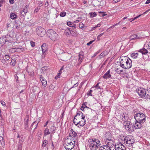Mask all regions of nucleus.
I'll return each mask as SVG.
<instances>
[{"instance_id": "obj_15", "label": "nucleus", "mask_w": 150, "mask_h": 150, "mask_svg": "<svg viewBox=\"0 0 150 150\" xmlns=\"http://www.w3.org/2000/svg\"><path fill=\"white\" fill-rule=\"evenodd\" d=\"M8 41V40L6 39V37L0 38V46H2L6 42Z\"/></svg>"}, {"instance_id": "obj_24", "label": "nucleus", "mask_w": 150, "mask_h": 150, "mask_svg": "<svg viewBox=\"0 0 150 150\" xmlns=\"http://www.w3.org/2000/svg\"><path fill=\"white\" fill-rule=\"evenodd\" d=\"M125 128L127 130H128L129 132H132L134 131V128L133 125H130L129 126L125 127Z\"/></svg>"}, {"instance_id": "obj_60", "label": "nucleus", "mask_w": 150, "mask_h": 150, "mask_svg": "<svg viewBox=\"0 0 150 150\" xmlns=\"http://www.w3.org/2000/svg\"><path fill=\"white\" fill-rule=\"evenodd\" d=\"M38 5L40 7H41L42 5V1H40L38 4Z\"/></svg>"}, {"instance_id": "obj_32", "label": "nucleus", "mask_w": 150, "mask_h": 150, "mask_svg": "<svg viewBox=\"0 0 150 150\" xmlns=\"http://www.w3.org/2000/svg\"><path fill=\"white\" fill-rule=\"evenodd\" d=\"M119 144H120V147L118 148V150H126L125 146L121 143H119Z\"/></svg>"}, {"instance_id": "obj_47", "label": "nucleus", "mask_w": 150, "mask_h": 150, "mask_svg": "<svg viewBox=\"0 0 150 150\" xmlns=\"http://www.w3.org/2000/svg\"><path fill=\"white\" fill-rule=\"evenodd\" d=\"M10 64L14 66L16 64V62L14 60H12L11 62H10Z\"/></svg>"}, {"instance_id": "obj_42", "label": "nucleus", "mask_w": 150, "mask_h": 150, "mask_svg": "<svg viewBox=\"0 0 150 150\" xmlns=\"http://www.w3.org/2000/svg\"><path fill=\"white\" fill-rule=\"evenodd\" d=\"M66 15V13L65 11L61 12L60 14V16L61 17H64Z\"/></svg>"}, {"instance_id": "obj_4", "label": "nucleus", "mask_w": 150, "mask_h": 150, "mask_svg": "<svg viewBox=\"0 0 150 150\" xmlns=\"http://www.w3.org/2000/svg\"><path fill=\"white\" fill-rule=\"evenodd\" d=\"M136 121H138L139 122L144 123L145 122L146 116L143 113L138 112L136 113L134 116Z\"/></svg>"}, {"instance_id": "obj_53", "label": "nucleus", "mask_w": 150, "mask_h": 150, "mask_svg": "<svg viewBox=\"0 0 150 150\" xmlns=\"http://www.w3.org/2000/svg\"><path fill=\"white\" fill-rule=\"evenodd\" d=\"M100 83L99 82V83H98L96 85V86H95L94 87H95V88H96L97 89H100V86H98V85H99V84Z\"/></svg>"}, {"instance_id": "obj_51", "label": "nucleus", "mask_w": 150, "mask_h": 150, "mask_svg": "<svg viewBox=\"0 0 150 150\" xmlns=\"http://www.w3.org/2000/svg\"><path fill=\"white\" fill-rule=\"evenodd\" d=\"M64 66H63L61 68L59 71L61 73L63 72L64 71Z\"/></svg>"}, {"instance_id": "obj_48", "label": "nucleus", "mask_w": 150, "mask_h": 150, "mask_svg": "<svg viewBox=\"0 0 150 150\" xmlns=\"http://www.w3.org/2000/svg\"><path fill=\"white\" fill-rule=\"evenodd\" d=\"M47 67L46 66H44L42 67L41 69L42 71L44 72V71L46 70L47 69Z\"/></svg>"}, {"instance_id": "obj_16", "label": "nucleus", "mask_w": 150, "mask_h": 150, "mask_svg": "<svg viewBox=\"0 0 150 150\" xmlns=\"http://www.w3.org/2000/svg\"><path fill=\"white\" fill-rule=\"evenodd\" d=\"M106 139H107L108 142L110 141V142H112V140L114 139L112 137H111V134L109 132L105 134Z\"/></svg>"}, {"instance_id": "obj_26", "label": "nucleus", "mask_w": 150, "mask_h": 150, "mask_svg": "<svg viewBox=\"0 0 150 150\" xmlns=\"http://www.w3.org/2000/svg\"><path fill=\"white\" fill-rule=\"evenodd\" d=\"M131 122L129 121L125 120V121H124L123 125L125 127H127L130 125Z\"/></svg>"}, {"instance_id": "obj_63", "label": "nucleus", "mask_w": 150, "mask_h": 150, "mask_svg": "<svg viewBox=\"0 0 150 150\" xmlns=\"http://www.w3.org/2000/svg\"><path fill=\"white\" fill-rule=\"evenodd\" d=\"M79 114H81V115H82V114H83V113L82 112H81V111H78V112H77V113L76 115V116H79V115H79Z\"/></svg>"}, {"instance_id": "obj_25", "label": "nucleus", "mask_w": 150, "mask_h": 150, "mask_svg": "<svg viewBox=\"0 0 150 150\" xmlns=\"http://www.w3.org/2000/svg\"><path fill=\"white\" fill-rule=\"evenodd\" d=\"M67 24L69 26L72 27L73 28H73H76V25L74 24L72 22H71L69 21L67 22Z\"/></svg>"}, {"instance_id": "obj_10", "label": "nucleus", "mask_w": 150, "mask_h": 150, "mask_svg": "<svg viewBox=\"0 0 150 150\" xmlns=\"http://www.w3.org/2000/svg\"><path fill=\"white\" fill-rule=\"evenodd\" d=\"M83 54V52L82 51H81L79 53V58L78 60V64L79 65L81 64L84 59V56Z\"/></svg>"}, {"instance_id": "obj_62", "label": "nucleus", "mask_w": 150, "mask_h": 150, "mask_svg": "<svg viewBox=\"0 0 150 150\" xmlns=\"http://www.w3.org/2000/svg\"><path fill=\"white\" fill-rule=\"evenodd\" d=\"M78 115L79 116H78L81 118L82 117H83V116H84V115H83V114H82V115H81V114H79Z\"/></svg>"}, {"instance_id": "obj_31", "label": "nucleus", "mask_w": 150, "mask_h": 150, "mask_svg": "<svg viewBox=\"0 0 150 150\" xmlns=\"http://www.w3.org/2000/svg\"><path fill=\"white\" fill-rule=\"evenodd\" d=\"M55 130V127H54V125L53 124L50 128V131L51 133H54Z\"/></svg>"}, {"instance_id": "obj_1", "label": "nucleus", "mask_w": 150, "mask_h": 150, "mask_svg": "<svg viewBox=\"0 0 150 150\" xmlns=\"http://www.w3.org/2000/svg\"><path fill=\"white\" fill-rule=\"evenodd\" d=\"M88 144L90 150H97L99 148V150H111L107 146H102L100 141L97 139H91L88 140Z\"/></svg>"}, {"instance_id": "obj_28", "label": "nucleus", "mask_w": 150, "mask_h": 150, "mask_svg": "<svg viewBox=\"0 0 150 150\" xmlns=\"http://www.w3.org/2000/svg\"><path fill=\"white\" fill-rule=\"evenodd\" d=\"M71 134H72V136L74 137H76L77 136V133L74 131L72 129H71L70 130V136L71 137Z\"/></svg>"}, {"instance_id": "obj_43", "label": "nucleus", "mask_w": 150, "mask_h": 150, "mask_svg": "<svg viewBox=\"0 0 150 150\" xmlns=\"http://www.w3.org/2000/svg\"><path fill=\"white\" fill-rule=\"evenodd\" d=\"M120 144L119 143H117V144H115L114 146H115V149L116 150H117V149L118 150L119 148H118L120 147Z\"/></svg>"}, {"instance_id": "obj_44", "label": "nucleus", "mask_w": 150, "mask_h": 150, "mask_svg": "<svg viewBox=\"0 0 150 150\" xmlns=\"http://www.w3.org/2000/svg\"><path fill=\"white\" fill-rule=\"evenodd\" d=\"M4 59H5L6 61H7L9 59L10 57L8 55H5L4 57Z\"/></svg>"}, {"instance_id": "obj_21", "label": "nucleus", "mask_w": 150, "mask_h": 150, "mask_svg": "<svg viewBox=\"0 0 150 150\" xmlns=\"http://www.w3.org/2000/svg\"><path fill=\"white\" fill-rule=\"evenodd\" d=\"M141 37H138L137 35L136 34H134L132 35H131L130 36L129 38V39H130L129 41H131L132 40H136L137 39L140 38Z\"/></svg>"}, {"instance_id": "obj_14", "label": "nucleus", "mask_w": 150, "mask_h": 150, "mask_svg": "<svg viewBox=\"0 0 150 150\" xmlns=\"http://www.w3.org/2000/svg\"><path fill=\"white\" fill-rule=\"evenodd\" d=\"M143 124L142 123L136 121L133 126L136 129H140L143 126Z\"/></svg>"}, {"instance_id": "obj_5", "label": "nucleus", "mask_w": 150, "mask_h": 150, "mask_svg": "<svg viewBox=\"0 0 150 150\" xmlns=\"http://www.w3.org/2000/svg\"><path fill=\"white\" fill-rule=\"evenodd\" d=\"M133 137L132 136H125L123 139L124 142L126 143L127 146L129 147L132 146L133 145L134 139H132Z\"/></svg>"}, {"instance_id": "obj_49", "label": "nucleus", "mask_w": 150, "mask_h": 150, "mask_svg": "<svg viewBox=\"0 0 150 150\" xmlns=\"http://www.w3.org/2000/svg\"><path fill=\"white\" fill-rule=\"evenodd\" d=\"M0 142L1 144L2 145V147L4 148V147H5V143L4 141V140H3L1 141Z\"/></svg>"}, {"instance_id": "obj_46", "label": "nucleus", "mask_w": 150, "mask_h": 150, "mask_svg": "<svg viewBox=\"0 0 150 150\" xmlns=\"http://www.w3.org/2000/svg\"><path fill=\"white\" fill-rule=\"evenodd\" d=\"M22 147V143L20 142L19 143L18 146V150H21V148Z\"/></svg>"}, {"instance_id": "obj_19", "label": "nucleus", "mask_w": 150, "mask_h": 150, "mask_svg": "<svg viewBox=\"0 0 150 150\" xmlns=\"http://www.w3.org/2000/svg\"><path fill=\"white\" fill-rule=\"evenodd\" d=\"M110 69L103 76V77L105 79H107L111 77V75L110 74Z\"/></svg>"}, {"instance_id": "obj_30", "label": "nucleus", "mask_w": 150, "mask_h": 150, "mask_svg": "<svg viewBox=\"0 0 150 150\" xmlns=\"http://www.w3.org/2000/svg\"><path fill=\"white\" fill-rule=\"evenodd\" d=\"M10 17L11 19L14 20L17 18V16L14 13H11L10 14Z\"/></svg>"}, {"instance_id": "obj_34", "label": "nucleus", "mask_w": 150, "mask_h": 150, "mask_svg": "<svg viewBox=\"0 0 150 150\" xmlns=\"http://www.w3.org/2000/svg\"><path fill=\"white\" fill-rule=\"evenodd\" d=\"M99 16L100 17H103L107 15L105 12L103 11L99 12Z\"/></svg>"}, {"instance_id": "obj_58", "label": "nucleus", "mask_w": 150, "mask_h": 150, "mask_svg": "<svg viewBox=\"0 0 150 150\" xmlns=\"http://www.w3.org/2000/svg\"><path fill=\"white\" fill-rule=\"evenodd\" d=\"M115 71L117 72L118 73L120 74L122 72H123V70H119L118 71H117L116 70H115Z\"/></svg>"}, {"instance_id": "obj_18", "label": "nucleus", "mask_w": 150, "mask_h": 150, "mask_svg": "<svg viewBox=\"0 0 150 150\" xmlns=\"http://www.w3.org/2000/svg\"><path fill=\"white\" fill-rule=\"evenodd\" d=\"M40 79L42 82V86L44 87H45L47 83V81L42 75H40Z\"/></svg>"}, {"instance_id": "obj_61", "label": "nucleus", "mask_w": 150, "mask_h": 150, "mask_svg": "<svg viewBox=\"0 0 150 150\" xmlns=\"http://www.w3.org/2000/svg\"><path fill=\"white\" fill-rule=\"evenodd\" d=\"M36 121H34V122H33L32 123V124L31 125V126H30V128L32 129V127H33V126L35 124V123H36Z\"/></svg>"}, {"instance_id": "obj_20", "label": "nucleus", "mask_w": 150, "mask_h": 150, "mask_svg": "<svg viewBox=\"0 0 150 150\" xmlns=\"http://www.w3.org/2000/svg\"><path fill=\"white\" fill-rule=\"evenodd\" d=\"M120 117L123 121H125V120L128 119V117L127 116L126 113H121L120 115Z\"/></svg>"}, {"instance_id": "obj_11", "label": "nucleus", "mask_w": 150, "mask_h": 150, "mask_svg": "<svg viewBox=\"0 0 150 150\" xmlns=\"http://www.w3.org/2000/svg\"><path fill=\"white\" fill-rule=\"evenodd\" d=\"M28 6L26 5L22 10L21 11V16L23 17L25 16L26 13L28 12Z\"/></svg>"}, {"instance_id": "obj_13", "label": "nucleus", "mask_w": 150, "mask_h": 150, "mask_svg": "<svg viewBox=\"0 0 150 150\" xmlns=\"http://www.w3.org/2000/svg\"><path fill=\"white\" fill-rule=\"evenodd\" d=\"M145 92L146 94L145 97H146V99H147V100H150V86L148 87L146 89H145Z\"/></svg>"}, {"instance_id": "obj_36", "label": "nucleus", "mask_w": 150, "mask_h": 150, "mask_svg": "<svg viewBox=\"0 0 150 150\" xmlns=\"http://www.w3.org/2000/svg\"><path fill=\"white\" fill-rule=\"evenodd\" d=\"M131 56L133 58H136L138 55V53H132L131 54Z\"/></svg>"}, {"instance_id": "obj_50", "label": "nucleus", "mask_w": 150, "mask_h": 150, "mask_svg": "<svg viewBox=\"0 0 150 150\" xmlns=\"http://www.w3.org/2000/svg\"><path fill=\"white\" fill-rule=\"evenodd\" d=\"M92 92V90H90L87 93V94L88 96H92L91 93Z\"/></svg>"}, {"instance_id": "obj_17", "label": "nucleus", "mask_w": 150, "mask_h": 150, "mask_svg": "<svg viewBox=\"0 0 150 150\" xmlns=\"http://www.w3.org/2000/svg\"><path fill=\"white\" fill-rule=\"evenodd\" d=\"M81 118L82 119L80 120V122L79 123V125L78 126V127H83L85 124L86 120L85 119V116H83V117H82Z\"/></svg>"}, {"instance_id": "obj_52", "label": "nucleus", "mask_w": 150, "mask_h": 150, "mask_svg": "<svg viewBox=\"0 0 150 150\" xmlns=\"http://www.w3.org/2000/svg\"><path fill=\"white\" fill-rule=\"evenodd\" d=\"M102 52L104 55V56L107 55L108 54V52L106 51H103V52Z\"/></svg>"}, {"instance_id": "obj_59", "label": "nucleus", "mask_w": 150, "mask_h": 150, "mask_svg": "<svg viewBox=\"0 0 150 150\" xmlns=\"http://www.w3.org/2000/svg\"><path fill=\"white\" fill-rule=\"evenodd\" d=\"M1 103L3 106H4L5 105L6 103L3 101L1 100Z\"/></svg>"}, {"instance_id": "obj_33", "label": "nucleus", "mask_w": 150, "mask_h": 150, "mask_svg": "<svg viewBox=\"0 0 150 150\" xmlns=\"http://www.w3.org/2000/svg\"><path fill=\"white\" fill-rule=\"evenodd\" d=\"M25 127L26 129L28 127V122L29 121V118L28 117H27L25 118Z\"/></svg>"}, {"instance_id": "obj_7", "label": "nucleus", "mask_w": 150, "mask_h": 150, "mask_svg": "<svg viewBox=\"0 0 150 150\" xmlns=\"http://www.w3.org/2000/svg\"><path fill=\"white\" fill-rule=\"evenodd\" d=\"M145 89L144 88H140L137 90V92L139 96L142 98H146L145 97L146 93L145 92Z\"/></svg>"}, {"instance_id": "obj_35", "label": "nucleus", "mask_w": 150, "mask_h": 150, "mask_svg": "<svg viewBox=\"0 0 150 150\" xmlns=\"http://www.w3.org/2000/svg\"><path fill=\"white\" fill-rule=\"evenodd\" d=\"M89 15L90 16V17L91 18H93L97 16V14L96 12L90 13Z\"/></svg>"}, {"instance_id": "obj_56", "label": "nucleus", "mask_w": 150, "mask_h": 150, "mask_svg": "<svg viewBox=\"0 0 150 150\" xmlns=\"http://www.w3.org/2000/svg\"><path fill=\"white\" fill-rule=\"evenodd\" d=\"M93 42V40H92L90 41L89 42L87 43V45L88 46L90 45L92 43V42Z\"/></svg>"}, {"instance_id": "obj_37", "label": "nucleus", "mask_w": 150, "mask_h": 150, "mask_svg": "<svg viewBox=\"0 0 150 150\" xmlns=\"http://www.w3.org/2000/svg\"><path fill=\"white\" fill-rule=\"evenodd\" d=\"M50 133L49 131V130L47 128H46L44 131V135L46 136L49 134Z\"/></svg>"}, {"instance_id": "obj_55", "label": "nucleus", "mask_w": 150, "mask_h": 150, "mask_svg": "<svg viewBox=\"0 0 150 150\" xmlns=\"http://www.w3.org/2000/svg\"><path fill=\"white\" fill-rule=\"evenodd\" d=\"M15 49H18V47L17 46H15L13 47V48H11L10 49V51L11 50H15Z\"/></svg>"}, {"instance_id": "obj_45", "label": "nucleus", "mask_w": 150, "mask_h": 150, "mask_svg": "<svg viewBox=\"0 0 150 150\" xmlns=\"http://www.w3.org/2000/svg\"><path fill=\"white\" fill-rule=\"evenodd\" d=\"M79 27L81 29L83 28L84 27L83 24L81 22L79 23Z\"/></svg>"}, {"instance_id": "obj_40", "label": "nucleus", "mask_w": 150, "mask_h": 150, "mask_svg": "<svg viewBox=\"0 0 150 150\" xmlns=\"http://www.w3.org/2000/svg\"><path fill=\"white\" fill-rule=\"evenodd\" d=\"M72 29H71V35L73 36H77V34L76 32L72 30Z\"/></svg>"}, {"instance_id": "obj_22", "label": "nucleus", "mask_w": 150, "mask_h": 150, "mask_svg": "<svg viewBox=\"0 0 150 150\" xmlns=\"http://www.w3.org/2000/svg\"><path fill=\"white\" fill-rule=\"evenodd\" d=\"M106 143L107 144V146L109 147L110 149V148H111L112 147H113L114 146L113 140H112V142H110V141L108 142V141H106Z\"/></svg>"}, {"instance_id": "obj_6", "label": "nucleus", "mask_w": 150, "mask_h": 150, "mask_svg": "<svg viewBox=\"0 0 150 150\" xmlns=\"http://www.w3.org/2000/svg\"><path fill=\"white\" fill-rule=\"evenodd\" d=\"M36 30L38 35L41 37L44 36L46 32L45 30L41 26L37 28Z\"/></svg>"}, {"instance_id": "obj_54", "label": "nucleus", "mask_w": 150, "mask_h": 150, "mask_svg": "<svg viewBox=\"0 0 150 150\" xmlns=\"http://www.w3.org/2000/svg\"><path fill=\"white\" fill-rule=\"evenodd\" d=\"M30 45L32 47H34L35 46V42H33L32 41L30 42Z\"/></svg>"}, {"instance_id": "obj_27", "label": "nucleus", "mask_w": 150, "mask_h": 150, "mask_svg": "<svg viewBox=\"0 0 150 150\" xmlns=\"http://www.w3.org/2000/svg\"><path fill=\"white\" fill-rule=\"evenodd\" d=\"M71 29L70 28H67L65 30L64 33L67 36L70 35L71 34Z\"/></svg>"}, {"instance_id": "obj_41", "label": "nucleus", "mask_w": 150, "mask_h": 150, "mask_svg": "<svg viewBox=\"0 0 150 150\" xmlns=\"http://www.w3.org/2000/svg\"><path fill=\"white\" fill-rule=\"evenodd\" d=\"M142 15H139V16H137L136 17L134 18H130L129 19V20L130 21V22H132V21L138 18L140 16H141Z\"/></svg>"}, {"instance_id": "obj_9", "label": "nucleus", "mask_w": 150, "mask_h": 150, "mask_svg": "<svg viewBox=\"0 0 150 150\" xmlns=\"http://www.w3.org/2000/svg\"><path fill=\"white\" fill-rule=\"evenodd\" d=\"M62 60L66 61L69 60L71 58V55L68 53H64L62 54L61 56Z\"/></svg>"}, {"instance_id": "obj_38", "label": "nucleus", "mask_w": 150, "mask_h": 150, "mask_svg": "<svg viewBox=\"0 0 150 150\" xmlns=\"http://www.w3.org/2000/svg\"><path fill=\"white\" fill-rule=\"evenodd\" d=\"M48 143V141L46 140L43 141L42 144V146L44 147L46 146V145Z\"/></svg>"}, {"instance_id": "obj_39", "label": "nucleus", "mask_w": 150, "mask_h": 150, "mask_svg": "<svg viewBox=\"0 0 150 150\" xmlns=\"http://www.w3.org/2000/svg\"><path fill=\"white\" fill-rule=\"evenodd\" d=\"M4 129L3 127L0 128V135L4 136Z\"/></svg>"}, {"instance_id": "obj_29", "label": "nucleus", "mask_w": 150, "mask_h": 150, "mask_svg": "<svg viewBox=\"0 0 150 150\" xmlns=\"http://www.w3.org/2000/svg\"><path fill=\"white\" fill-rule=\"evenodd\" d=\"M45 45H46L45 44H43L41 46L42 50V53H43V54H44L45 53V51L47 50V49H46L47 47H46ZM43 54L42 55V57H43Z\"/></svg>"}, {"instance_id": "obj_64", "label": "nucleus", "mask_w": 150, "mask_h": 150, "mask_svg": "<svg viewBox=\"0 0 150 150\" xmlns=\"http://www.w3.org/2000/svg\"><path fill=\"white\" fill-rule=\"evenodd\" d=\"M9 1L11 4H13L14 3V0H9Z\"/></svg>"}, {"instance_id": "obj_12", "label": "nucleus", "mask_w": 150, "mask_h": 150, "mask_svg": "<svg viewBox=\"0 0 150 150\" xmlns=\"http://www.w3.org/2000/svg\"><path fill=\"white\" fill-rule=\"evenodd\" d=\"M82 119L81 118L79 117L78 116H75L73 120V122L77 126L79 125L80 120Z\"/></svg>"}, {"instance_id": "obj_8", "label": "nucleus", "mask_w": 150, "mask_h": 150, "mask_svg": "<svg viewBox=\"0 0 150 150\" xmlns=\"http://www.w3.org/2000/svg\"><path fill=\"white\" fill-rule=\"evenodd\" d=\"M74 144H75L73 143L72 142H70L67 144L65 143L64 146L66 150H71L74 147Z\"/></svg>"}, {"instance_id": "obj_3", "label": "nucleus", "mask_w": 150, "mask_h": 150, "mask_svg": "<svg viewBox=\"0 0 150 150\" xmlns=\"http://www.w3.org/2000/svg\"><path fill=\"white\" fill-rule=\"evenodd\" d=\"M47 34L49 38L53 41L57 40L59 39L58 34L52 29L48 30L47 31Z\"/></svg>"}, {"instance_id": "obj_57", "label": "nucleus", "mask_w": 150, "mask_h": 150, "mask_svg": "<svg viewBox=\"0 0 150 150\" xmlns=\"http://www.w3.org/2000/svg\"><path fill=\"white\" fill-rule=\"evenodd\" d=\"M85 108V106H84V103H83L82 104V106L81 108V110H83L84 108Z\"/></svg>"}, {"instance_id": "obj_23", "label": "nucleus", "mask_w": 150, "mask_h": 150, "mask_svg": "<svg viewBox=\"0 0 150 150\" xmlns=\"http://www.w3.org/2000/svg\"><path fill=\"white\" fill-rule=\"evenodd\" d=\"M138 52L141 53L143 54H146L148 52L147 50L145 48H143L139 50H138Z\"/></svg>"}, {"instance_id": "obj_2", "label": "nucleus", "mask_w": 150, "mask_h": 150, "mask_svg": "<svg viewBox=\"0 0 150 150\" xmlns=\"http://www.w3.org/2000/svg\"><path fill=\"white\" fill-rule=\"evenodd\" d=\"M120 66L126 69L130 68L132 66L131 59L126 56H122L120 58Z\"/></svg>"}]
</instances>
